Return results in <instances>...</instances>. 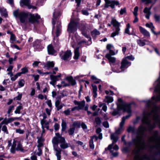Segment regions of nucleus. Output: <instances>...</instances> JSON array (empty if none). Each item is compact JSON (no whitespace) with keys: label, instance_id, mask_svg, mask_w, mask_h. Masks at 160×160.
<instances>
[{"label":"nucleus","instance_id":"51","mask_svg":"<svg viewBox=\"0 0 160 160\" xmlns=\"http://www.w3.org/2000/svg\"><path fill=\"white\" fill-rule=\"evenodd\" d=\"M107 50L110 51V50L114 49V47L112 45L108 44L107 46Z\"/></svg>","mask_w":160,"mask_h":160},{"label":"nucleus","instance_id":"15","mask_svg":"<svg viewBox=\"0 0 160 160\" xmlns=\"http://www.w3.org/2000/svg\"><path fill=\"white\" fill-rule=\"evenodd\" d=\"M110 138L111 140H112V144H110L107 148H106L105 149V150L106 151L107 149L110 150L113 146V143L117 142L119 138L118 135H117L115 133L111 134Z\"/></svg>","mask_w":160,"mask_h":160},{"label":"nucleus","instance_id":"38","mask_svg":"<svg viewBox=\"0 0 160 160\" xmlns=\"http://www.w3.org/2000/svg\"><path fill=\"white\" fill-rule=\"evenodd\" d=\"M0 12L2 16L6 17L7 16V13L6 10L5 9L1 8L0 9Z\"/></svg>","mask_w":160,"mask_h":160},{"label":"nucleus","instance_id":"18","mask_svg":"<svg viewBox=\"0 0 160 160\" xmlns=\"http://www.w3.org/2000/svg\"><path fill=\"white\" fill-rule=\"evenodd\" d=\"M30 3L31 2L30 0H20V5L21 7L26 6L29 9H36V7L30 5Z\"/></svg>","mask_w":160,"mask_h":160},{"label":"nucleus","instance_id":"25","mask_svg":"<svg viewBox=\"0 0 160 160\" xmlns=\"http://www.w3.org/2000/svg\"><path fill=\"white\" fill-rule=\"evenodd\" d=\"M61 22H57V29L56 32V35L57 37L60 35L61 33Z\"/></svg>","mask_w":160,"mask_h":160},{"label":"nucleus","instance_id":"50","mask_svg":"<svg viewBox=\"0 0 160 160\" xmlns=\"http://www.w3.org/2000/svg\"><path fill=\"white\" fill-rule=\"evenodd\" d=\"M124 58H126V59H127V60H128V59L131 61H133L134 59V57L132 55H130V56H127V57Z\"/></svg>","mask_w":160,"mask_h":160},{"label":"nucleus","instance_id":"6","mask_svg":"<svg viewBox=\"0 0 160 160\" xmlns=\"http://www.w3.org/2000/svg\"><path fill=\"white\" fill-rule=\"evenodd\" d=\"M84 41H82L80 42L76 43L75 41L72 39L71 40V44L72 47L74 48V59H78L79 58L80 56V54L79 52V48L80 46V44L82 42H84Z\"/></svg>","mask_w":160,"mask_h":160},{"label":"nucleus","instance_id":"2","mask_svg":"<svg viewBox=\"0 0 160 160\" xmlns=\"http://www.w3.org/2000/svg\"><path fill=\"white\" fill-rule=\"evenodd\" d=\"M145 127L143 125L141 126L138 128V131L140 135L138 136L135 139L132 140L133 142L137 148V151L133 152L135 156L134 160H144L147 158L146 155L143 158L140 157L139 153L141 149L146 148V145L144 140L143 139L142 134L143 132L146 130Z\"/></svg>","mask_w":160,"mask_h":160},{"label":"nucleus","instance_id":"55","mask_svg":"<svg viewBox=\"0 0 160 160\" xmlns=\"http://www.w3.org/2000/svg\"><path fill=\"white\" fill-rule=\"evenodd\" d=\"M126 9L125 8H121L120 11V13L121 15H122L126 13Z\"/></svg>","mask_w":160,"mask_h":160},{"label":"nucleus","instance_id":"52","mask_svg":"<svg viewBox=\"0 0 160 160\" xmlns=\"http://www.w3.org/2000/svg\"><path fill=\"white\" fill-rule=\"evenodd\" d=\"M16 132L20 134H22L24 133V131L23 130L19 128L16 129Z\"/></svg>","mask_w":160,"mask_h":160},{"label":"nucleus","instance_id":"62","mask_svg":"<svg viewBox=\"0 0 160 160\" xmlns=\"http://www.w3.org/2000/svg\"><path fill=\"white\" fill-rule=\"evenodd\" d=\"M114 49H112L110 50L109 52V54L111 56L112 55H114L116 54V53L115 52L113 51Z\"/></svg>","mask_w":160,"mask_h":160},{"label":"nucleus","instance_id":"29","mask_svg":"<svg viewBox=\"0 0 160 160\" xmlns=\"http://www.w3.org/2000/svg\"><path fill=\"white\" fill-rule=\"evenodd\" d=\"M146 26L147 27L150 28L152 32L154 34H156V33L154 31V27L153 26L152 23H147L146 24Z\"/></svg>","mask_w":160,"mask_h":160},{"label":"nucleus","instance_id":"24","mask_svg":"<svg viewBox=\"0 0 160 160\" xmlns=\"http://www.w3.org/2000/svg\"><path fill=\"white\" fill-rule=\"evenodd\" d=\"M54 63L52 61H48L45 64L44 68H45L49 69L50 68L53 67L54 66Z\"/></svg>","mask_w":160,"mask_h":160},{"label":"nucleus","instance_id":"28","mask_svg":"<svg viewBox=\"0 0 160 160\" xmlns=\"http://www.w3.org/2000/svg\"><path fill=\"white\" fill-rule=\"evenodd\" d=\"M92 88L93 96L96 98L97 95V91L98 90L97 86L96 85L92 84Z\"/></svg>","mask_w":160,"mask_h":160},{"label":"nucleus","instance_id":"21","mask_svg":"<svg viewBox=\"0 0 160 160\" xmlns=\"http://www.w3.org/2000/svg\"><path fill=\"white\" fill-rule=\"evenodd\" d=\"M94 140L95 141H97L98 140V137L95 135H94L93 136L91 137V139L89 141V146L91 148L93 149L94 148V145L93 144V140Z\"/></svg>","mask_w":160,"mask_h":160},{"label":"nucleus","instance_id":"4","mask_svg":"<svg viewBox=\"0 0 160 160\" xmlns=\"http://www.w3.org/2000/svg\"><path fill=\"white\" fill-rule=\"evenodd\" d=\"M56 136L52 139L53 149L56 152L55 155L57 157V160H61V149L60 148L58 145L62 149H65L69 147V145L66 141L64 138L62 137L59 133H56Z\"/></svg>","mask_w":160,"mask_h":160},{"label":"nucleus","instance_id":"45","mask_svg":"<svg viewBox=\"0 0 160 160\" xmlns=\"http://www.w3.org/2000/svg\"><path fill=\"white\" fill-rule=\"evenodd\" d=\"M80 125V123L79 122H74L73 124V126L75 128H79Z\"/></svg>","mask_w":160,"mask_h":160},{"label":"nucleus","instance_id":"57","mask_svg":"<svg viewBox=\"0 0 160 160\" xmlns=\"http://www.w3.org/2000/svg\"><path fill=\"white\" fill-rule=\"evenodd\" d=\"M16 150V148L15 147H13V144L11 148L10 149L11 152L12 153H14L15 152Z\"/></svg>","mask_w":160,"mask_h":160},{"label":"nucleus","instance_id":"27","mask_svg":"<svg viewBox=\"0 0 160 160\" xmlns=\"http://www.w3.org/2000/svg\"><path fill=\"white\" fill-rule=\"evenodd\" d=\"M143 12L146 14L145 17L147 19H149L150 16L151 14L150 9H148L147 7H146L144 9Z\"/></svg>","mask_w":160,"mask_h":160},{"label":"nucleus","instance_id":"46","mask_svg":"<svg viewBox=\"0 0 160 160\" xmlns=\"http://www.w3.org/2000/svg\"><path fill=\"white\" fill-rule=\"evenodd\" d=\"M75 129V128H70L68 130V133L69 135H72L74 132Z\"/></svg>","mask_w":160,"mask_h":160},{"label":"nucleus","instance_id":"63","mask_svg":"<svg viewBox=\"0 0 160 160\" xmlns=\"http://www.w3.org/2000/svg\"><path fill=\"white\" fill-rule=\"evenodd\" d=\"M103 126L106 128L109 127L108 123L107 121L104 122L103 123Z\"/></svg>","mask_w":160,"mask_h":160},{"label":"nucleus","instance_id":"56","mask_svg":"<svg viewBox=\"0 0 160 160\" xmlns=\"http://www.w3.org/2000/svg\"><path fill=\"white\" fill-rule=\"evenodd\" d=\"M14 108V106L13 105H11V106H10V107L8 109V114H10V113L11 112V111Z\"/></svg>","mask_w":160,"mask_h":160},{"label":"nucleus","instance_id":"10","mask_svg":"<svg viewBox=\"0 0 160 160\" xmlns=\"http://www.w3.org/2000/svg\"><path fill=\"white\" fill-rule=\"evenodd\" d=\"M149 141L150 142L154 144V147L157 148L160 151V139L156 135H154L149 138Z\"/></svg>","mask_w":160,"mask_h":160},{"label":"nucleus","instance_id":"40","mask_svg":"<svg viewBox=\"0 0 160 160\" xmlns=\"http://www.w3.org/2000/svg\"><path fill=\"white\" fill-rule=\"evenodd\" d=\"M10 34L11 35L10 39L12 41V42L10 41V42L11 43H12L13 42L16 40V38L15 35L12 32H10Z\"/></svg>","mask_w":160,"mask_h":160},{"label":"nucleus","instance_id":"44","mask_svg":"<svg viewBox=\"0 0 160 160\" xmlns=\"http://www.w3.org/2000/svg\"><path fill=\"white\" fill-rule=\"evenodd\" d=\"M18 95L14 98V100H20L21 99L22 94L19 93V92H18Z\"/></svg>","mask_w":160,"mask_h":160},{"label":"nucleus","instance_id":"53","mask_svg":"<svg viewBox=\"0 0 160 160\" xmlns=\"http://www.w3.org/2000/svg\"><path fill=\"white\" fill-rule=\"evenodd\" d=\"M138 10V7L137 6H136L135 7L133 12V13L135 16H137L138 15L137 12Z\"/></svg>","mask_w":160,"mask_h":160},{"label":"nucleus","instance_id":"43","mask_svg":"<svg viewBox=\"0 0 160 160\" xmlns=\"http://www.w3.org/2000/svg\"><path fill=\"white\" fill-rule=\"evenodd\" d=\"M1 128L2 130V131L4 132L6 134L8 133V131L7 130V128L6 126L5 125L2 126V125Z\"/></svg>","mask_w":160,"mask_h":160},{"label":"nucleus","instance_id":"16","mask_svg":"<svg viewBox=\"0 0 160 160\" xmlns=\"http://www.w3.org/2000/svg\"><path fill=\"white\" fill-rule=\"evenodd\" d=\"M74 103L75 105H78V106L72 108V111L75 110H80L83 109L85 105V102L84 100L80 102L75 101H74Z\"/></svg>","mask_w":160,"mask_h":160},{"label":"nucleus","instance_id":"11","mask_svg":"<svg viewBox=\"0 0 160 160\" xmlns=\"http://www.w3.org/2000/svg\"><path fill=\"white\" fill-rule=\"evenodd\" d=\"M86 24L85 22L81 24L79 27V29L81 31L82 34L88 39V41L90 42L91 44V38L90 36L87 34L86 29Z\"/></svg>","mask_w":160,"mask_h":160},{"label":"nucleus","instance_id":"26","mask_svg":"<svg viewBox=\"0 0 160 160\" xmlns=\"http://www.w3.org/2000/svg\"><path fill=\"white\" fill-rule=\"evenodd\" d=\"M48 51L49 54L55 55V51L54 50L52 45H49L48 46Z\"/></svg>","mask_w":160,"mask_h":160},{"label":"nucleus","instance_id":"5","mask_svg":"<svg viewBox=\"0 0 160 160\" xmlns=\"http://www.w3.org/2000/svg\"><path fill=\"white\" fill-rule=\"evenodd\" d=\"M117 109L113 110V111L111 112L113 116L118 114L119 110H122L124 112H127L128 114L131 115V109L130 104H128L124 101L121 98L118 99L117 102Z\"/></svg>","mask_w":160,"mask_h":160},{"label":"nucleus","instance_id":"49","mask_svg":"<svg viewBox=\"0 0 160 160\" xmlns=\"http://www.w3.org/2000/svg\"><path fill=\"white\" fill-rule=\"evenodd\" d=\"M24 85V81L23 79L20 80L18 82V85L20 87H22Z\"/></svg>","mask_w":160,"mask_h":160},{"label":"nucleus","instance_id":"32","mask_svg":"<svg viewBox=\"0 0 160 160\" xmlns=\"http://www.w3.org/2000/svg\"><path fill=\"white\" fill-rule=\"evenodd\" d=\"M113 101V98L112 97L109 96H107L105 97V98L104 101L108 103H111Z\"/></svg>","mask_w":160,"mask_h":160},{"label":"nucleus","instance_id":"8","mask_svg":"<svg viewBox=\"0 0 160 160\" xmlns=\"http://www.w3.org/2000/svg\"><path fill=\"white\" fill-rule=\"evenodd\" d=\"M131 64V62L128 61L126 58H123L122 61L121 66L118 67L119 69H117L115 68L114 70L117 72H121L128 68Z\"/></svg>","mask_w":160,"mask_h":160},{"label":"nucleus","instance_id":"39","mask_svg":"<svg viewBox=\"0 0 160 160\" xmlns=\"http://www.w3.org/2000/svg\"><path fill=\"white\" fill-rule=\"evenodd\" d=\"M22 109V106H18L15 110L14 112L16 114H19L20 113V110Z\"/></svg>","mask_w":160,"mask_h":160},{"label":"nucleus","instance_id":"61","mask_svg":"<svg viewBox=\"0 0 160 160\" xmlns=\"http://www.w3.org/2000/svg\"><path fill=\"white\" fill-rule=\"evenodd\" d=\"M9 79H5L2 82V84L4 85H6L7 83H9L10 82Z\"/></svg>","mask_w":160,"mask_h":160},{"label":"nucleus","instance_id":"35","mask_svg":"<svg viewBox=\"0 0 160 160\" xmlns=\"http://www.w3.org/2000/svg\"><path fill=\"white\" fill-rule=\"evenodd\" d=\"M99 106L100 107H102V109L104 112L107 111V107L105 103H99Z\"/></svg>","mask_w":160,"mask_h":160},{"label":"nucleus","instance_id":"33","mask_svg":"<svg viewBox=\"0 0 160 160\" xmlns=\"http://www.w3.org/2000/svg\"><path fill=\"white\" fill-rule=\"evenodd\" d=\"M91 79L92 81L95 83H99L101 81L100 80L98 79L94 76H91Z\"/></svg>","mask_w":160,"mask_h":160},{"label":"nucleus","instance_id":"60","mask_svg":"<svg viewBox=\"0 0 160 160\" xmlns=\"http://www.w3.org/2000/svg\"><path fill=\"white\" fill-rule=\"evenodd\" d=\"M32 76L34 77V80L35 81H37L39 79V76L38 75H32Z\"/></svg>","mask_w":160,"mask_h":160},{"label":"nucleus","instance_id":"58","mask_svg":"<svg viewBox=\"0 0 160 160\" xmlns=\"http://www.w3.org/2000/svg\"><path fill=\"white\" fill-rule=\"evenodd\" d=\"M82 13L84 15L86 16H88L89 14V13L88 12V11L85 10H82Z\"/></svg>","mask_w":160,"mask_h":160},{"label":"nucleus","instance_id":"36","mask_svg":"<svg viewBox=\"0 0 160 160\" xmlns=\"http://www.w3.org/2000/svg\"><path fill=\"white\" fill-rule=\"evenodd\" d=\"M157 0H154V2H153L152 0H141V1L142 2H145L146 4L152 3L153 5Z\"/></svg>","mask_w":160,"mask_h":160},{"label":"nucleus","instance_id":"12","mask_svg":"<svg viewBox=\"0 0 160 160\" xmlns=\"http://www.w3.org/2000/svg\"><path fill=\"white\" fill-rule=\"evenodd\" d=\"M130 117V115H128L125 117H124L122 118V121L120 123L119 128L118 129L115 130L114 133L118 135L122 132L123 130V126L125 123V120L129 118Z\"/></svg>","mask_w":160,"mask_h":160},{"label":"nucleus","instance_id":"7","mask_svg":"<svg viewBox=\"0 0 160 160\" xmlns=\"http://www.w3.org/2000/svg\"><path fill=\"white\" fill-rule=\"evenodd\" d=\"M78 24V21L72 18L68 26V32L69 33H73L76 32L77 29Z\"/></svg>","mask_w":160,"mask_h":160},{"label":"nucleus","instance_id":"23","mask_svg":"<svg viewBox=\"0 0 160 160\" xmlns=\"http://www.w3.org/2000/svg\"><path fill=\"white\" fill-rule=\"evenodd\" d=\"M139 28L140 32L143 34L144 36L146 37H150V33L148 31L140 26L139 27Z\"/></svg>","mask_w":160,"mask_h":160},{"label":"nucleus","instance_id":"37","mask_svg":"<svg viewBox=\"0 0 160 160\" xmlns=\"http://www.w3.org/2000/svg\"><path fill=\"white\" fill-rule=\"evenodd\" d=\"M130 25L129 23H128L126 25V28H125V32L129 35H131V33L129 32V28H130Z\"/></svg>","mask_w":160,"mask_h":160},{"label":"nucleus","instance_id":"30","mask_svg":"<svg viewBox=\"0 0 160 160\" xmlns=\"http://www.w3.org/2000/svg\"><path fill=\"white\" fill-rule=\"evenodd\" d=\"M147 42L146 40H142L141 39L137 40V42L138 44L140 46H143L146 44L145 42Z\"/></svg>","mask_w":160,"mask_h":160},{"label":"nucleus","instance_id":"13","mask_svg":"<svg viewBox=\"0 0 160 160\" xmlns=\"http://www.w3.org/2000/svg\"><path fill=\"white\" fill-rule=\"evenodd\" d=\"M72 53L71 50H68L65 52H60V55L61 58L64 60H67L71 58Z\"/></svg>","mask_w":160,"mask_h":160},{"label":"nucleus","instance_id":"14","mask_svg":"<svg viewBox=\"0 0 160 160\" xmlns=\"http://www.w3.org/2000/svg\"><path fill=\"white\" fill-rule=\"evenodd\" d=\"M105 4L104 6L105 8H107L110 7L111 8H115V5H118L119 2L118 1L115 0H104Z\"/></svg>","mask_w":160,"mask_h":160},{"label":"nucleus","instance_id":"3","mask_svg":"<svg viewBox=\"0 0 160 160\" xmlns=\"http://www.w3.org/2000/svg\"><path fill=\"white\" fill-rule=\"evenodd\" d=\"M19 9H17L13 11V14L16 18H18L22 23L26 25L29 24L30 23H33L38 21L40 17L37 14H32L29 12H19Z\"/></svg>","mask_w":160,"mask_h":160},{"label":"nucleus","instance_id":"31","mask_svg":"<svg viewBox=\"0 0 160 160\" xmlns=\"http://www.w3.org/2000/svg\"><path fill=\"white\" fill-rule=\"evenodd\" d=\"M66 79L72 85H74L76 83L75 80L72 77H67Z\"/></svg>","mask_w":160,"mask_h":160},{"label":"nucleus","instance_id":"17","mask_svg":"<svg viewBox=\"0 0 160 160\" xmlns=\"http://www.w3.org/2000/svg\"><path fill=\"white\" fill-rule=\"evenodd\" d=\"M13 146L16 147V150L18 151H23L22 144L20 140L18 138H16L13 140Z\"/></svg>","mask_w":160,"mask_h":160},{"label":"nucleus","instance_id":"42","mask_svg":"<svg viewBox=\"0 0 160 160\" xmlns=\"http://www.w3.org/2000/svg\"><path fill=\"white\" fill-rule=\"evenodd\" d=\"M119 62H117V64L114 65V66L112 67V71L113 72H117V73H119L120 72H117L115 71L114 70L115 68H116L118 70L119 69V68L118 67H120L119 65Z\"/></svg>","mask_w":160,"mask_h":160},{"label":"nucleus","instance_id":"34","mask_svg":"<svg viewBox=\"0 0 160 160\" xmlns=\"http://www.w3.org/2000/svg\"><path fill=\"white\" fill-rule=\"evenodd\" d=\"M61 126H62V131H65L66 129L67 126V124H66V122H65V121H64L63 120H62Z\"/></svg>","mask_w":160,"mask_h":160},{"label":"nucleus","instance_id":"48","mask_svg":"<svg viewBox=\"0 0 160 160\" xmlns=\"http://www.w3.org/2000/svg\"><path fill=\"white\" fill-rule=\"evenodd\" d=\"M21 72L22 74H25L28 71V69L26 67H25L23 68H22L21 69Z\"/></svg>","mask_w":160,"mask_h":160},{"label":"nucleus","instance_id":"47","mask_svg":"<svg viewBox=\"0 0 160 160\" xmlns=\"http://www.w3.org/2000/svg\"><path fill=\"white\" fill-rule=\"evenodd\" d=\"M57 15V13H56V12H55L53 13V18L52 20V24L53 25H54L55 23V20L56 19V16Z\"/></svg>","mask_w":160,"mask_h":160},{"label":"nucleus","instance_id":"20","mask_svg":"<svg viewBox=\"0 0 160 160\" xmlns=\"http://www.w3.org/2000/svg\"><path fill=\"white\" fill-rule=\"evenodd\" d=\"M61 76V74H59V75L57 76H54L51 75L50 76V78L51 81L50 82V83L54 86L56 82L59 80L58 78H60Z\"/></svg>","mask_w":160,"mask_h":160},{"label":"nucleus","instance_id":"22","mask_svg":"<svg viewBox=\"0 0 160 160\" xmlns=\"http://www.w3.org/2000/svg\"><path fill=\"white\" fill-rule=\"evenodd\" d=\"M49 122L46 121L45 119H42L41 121V123L42 125V128L43 129V132H44L43 129L44 128H46L47 129H48L49 126L48 125L49 124Z\"/></svg>","mask_w":160,"mask_h":160},{"label":"nucleus","instance_id":"9","mask_svg":"<svg viewBox=\"0 0 160 160\" xmlns=\"http://www.w3.org/2000/svg\"><path fill=\"white\" fill-rule=\"evenodd\" d=\"M111 23L113 25V27L115 28V31L112 32L111 35V37H113L116 35H118L119 33V32L120 30L119 28L120 23L114 18H113L112 20Z\"/></svg>","mask_w":160,"mask_h":160},{"label":"nucleus","instance_id":"19","mask_svg":"<svg viewBox=\"0 0 160 160\" xmlns=\"http://www.w3.org/2000/svg\"><path fill=\"white\" fill-rule=\"evenodd\" d=\"M105 57L109 61V63L111 67L119 62L116 61V58L114 57L111 56L109 54H107L106 55Z\"/></svg>","mask_w":160,"mask_h":160},{"label":"nucleus","instance_id":"59","mask_svg":"<svg viewBox=\"0 0 160 160\" xmlns=\"http://www.w3.org/2000/svg\"><path fill=\"white\" fill-rule=\"evenodd\" d=\"M154 18L156 21H159L160 18V16L159 15L155 14L154 16Z\"/></svg>","mask_w":160,"mask_h":160},{"label":"nucleus","instance_id":"41","mask_svg":"<svg viewBox=\"0 0 160 160\" xmlns=\"http://www.w3.org/2000/svg\"><path fill=\"white\" fill-rule=\"evenodd\" d=\"M91 33L92 35L95 36L99 35L100 33L99 31L97 29H94L93 31H92Z\"/></svg>","mask_w":160,"mask_h":160},{"label":"nucleus","instance_id":"1","mask_svg":"<svg viewBox=\"0 0 160 160\" xmlns=\"http://www.w3.org/2000/svg\"><path fill=\"white\" fill-rule=\"evenodd\" d=\"M160 108L154 106L151 112H143V118L142 121L147 124L150 129L154 128L156 125L160 127Z\"/></svg>","mask_w":160,"mask_h":160},{"label":"nucleus","instance_id":"64","mask_svg":"<svg viewBox=\"0 0 160 160\" xmlns=\"http://www.w3.org/2000/svg\"><path fill=\"white\" fill-rule=\"evenodd\" d=\"M45 111L48 115L49 116L51 114V110L46 108L45 109Z\"/></svg>","mask_w":160,"mask_h":160},{"label":"nucleus","instance_id":"54","mask_svg":"<svg viewBox=\"0 0 160 160\" xmlns=\"http://www.w3.org/2000/svg\"><path fill=\"white\" fill-rule=\"evenodd\" d=\"M81 127L85 131H87V127L86 125L84 123L82 122L81 124Z\"/></svg>","mask_w":160,"mask_h":160}]
</instances>
